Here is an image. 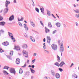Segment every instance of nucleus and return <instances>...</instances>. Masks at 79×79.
Listing matches in <instances>:
<instances>
[{
  "label": "nucleus",
  "mask_w": 79,
  "mask_h": 79,
  "mask_svg": "<svg viewBox=\"0 0 79 79\" xmlns=\"http://www.w3.org/2000/svg\"><path fill=\"white\" fill-rule=\"evenodd\" d=\"M10 3V1H8L7 0L5 2V6L6 8H5L4 10L5 11L4 12V13H7L8 11V6Z\"/></svg>",
  "instance_id": "f257e3e1"
},
{
  "label": "nucleus",
  "mask_w": 79,
  "mask_h": 79,
  "mask_svg": "<svg viewBox=\"0 0 79 79\" xmlns=\"http://www.w3.org/2000/svg\"><path fill=\"white\" fill-rule=\"evenodd\" d=\"M10 73H13L14 75L16 74V70H15V69L13 68H10Z\"/></svg>",
  "instance_id": "f03ea898"
},
{
  "label": "nucleus",
  "mask_w": 79,
  "mask_h": 79,
  "mask_svg": "<svg viewBox=\"0 0 79 79\" xmlns=\"http://www.w3.org/2000/svg\"><path fill=\"white\" fill-rule=\"evenodd\" d=\"M51 47H52V48L53 50H57V48H58V46L57 45L55 44H52L51 45Z\"/></svg>",
  "instance_id": "7ed1b4c3"
},
{
  "label": "nucleus",
  "mask_w": 79,
  "mask_h": 79,
  "mask_svg": "<svg viewBox=\"0 0 79 79\" xmlns=\"http://www.w3.org/2000/svg\"><path fill=\"white\" fill-rule=\"evenodd\" d=\"M8 34L10 37H11L12 40H13L14 39V40L13 41V42H16V40H15V38L13 37V36H12V35H13V34H12V33L10 32H8Z\"/></svg>",
  "instance_id": "20e7f679"
},
{
  "label": "nucleus",
  "mask_w": 79,
  "mask_h": 79,
  "mask_svg": "<svg viewBox=\"0 0 79 79\" xmlns=\"http://www.w3.org/2000/svg\"><path fill=\"white\" fill-rule=\"evenodd\" d=\"M60 44H61V46L60 47V49L59 52H63L64 51V48H63V44L62 43H61Z\"/></svg>",
  "instance_id": "39448f33"
},
{
  "label": "nucleus",
  "mask_w": 79,
  "mask_h": 79,
  "mask_svg": "<svg viewBox=\"0 0 79 79\" xmlns=\"http://www.w3.org/2000/svg\"><path fill=\"white\" fill-rule=\"evenodd\" d=\"M47 42L49 45H50V41L51 40V38L50 37L48 36L47 38Z\"/></svg>",
  "instance_id": "423d86ee"
},
{
  "label": "nucleus",
  "mask_w": 79,
  "mask_h": 79,
  "mask_svg": "<svg viewBox=\"0 0 79 79\" xmlns=\"http://www.w3.org/2000/svg\"><path fill=\"white\" fill-rule=\"evenodd\" d=\"M51 73L53 76H55L56 74H55V72L53 70H51Z\"/></svg>",
  "instance_id": "0eeeda50"
},
{
  "label": "nucleus",
  "mask_w": 79,
  "mask_h": 79,
  "mask_svg": "<svg viewBox=\"0 0 79 79\" xmlns=\"http://www.w3.org/2000/svg\"><path fill=\"white\" fill-rule=\"evenodd\" d=\"M14 49V50H16L17 51H18V50H20V48L18 46H15V48Z\"/></svg>",
  "instance_id": "6e6552de"
},
{
  "label": "nucleus",
  "mask_w": 79,
  "mask_h": 79,
  "mask_svg": "<svg viewBox=\"0 0 79 79\" xmlns=\"http://www.w3.org/2000/svg\"><path fill=\"white\" fill-rule=\"evenodd\" d=\"M14 19L15 17H14V15H12L10 17L9 19V21H13V20H14Z\"/></svg>",
  "instance_id": "1a4fd4ad"
},
{
  "label": "nucleus",
  "mask_w": 79,
  "mask_h": 79,
  "mask_svg": "<svg viewBox=\"0 0 79 79\" xmlns=\"http://www.w3.org/2000/svg\"><path fill=\"white\" fill-rule=\"evenodd\" d=\"M2 45L4 46H7L9 45V43L8 41L4 42V43H2Z\"/></svg>",
  "instance_id": "9d476101"
},
{
  "label": "nucleus",
  "mask_w": 79,
  "mask_h": 79,
  "mask_svg": "<svg viewBox=\"0 0 79 79\" xmlns=\"http://www.w3.org/2000/svg\"><path fill=\"white\" fill-rule=\"evenodd\" d=\"M16 63L17 64H19V63H20V59L19 58H17Z\"/></svg>",
  "instance_id": "9b49d317"
},
{
  "label": "nucleus",
  "mask_w": 79,
  "mask_h": 79,
  "mask_svg": "<svg viewBox=\"0 0 79 79\" xmlns=\"http://www.w3.org/2000/svg\"><path fill=\"white\" fill-rule=\"evenodd\" d=\"M55 76L56 79H59L60 77V75L58 73H56Z\"/></svg>",
  "instance_id": "f8f14e48"
},
{
  "label": "nucleus",
  "mask_w": 79,
  "mask_h": 79,
  "mask_svg": "<svg viewBox=\"0 0 79 79\" xmlns=\"http://www.w3.org/2000/svg\"><path fill=\"white\" fill-rule=\"evenodd\" d=\"M65 64V63L64 61H62L60 63V68H62L63 66V65Z\"/></svg>",
  "instance_id": "ddd939ff"
},
{
  "label": "nucleus",
  "mask_w": 79,
  "mask_h": 79,
  "mask_svg": "<svg viewBox=\"0 0 79 79\" xmlns=\"http://www.w3.org/2000/svg\"><path fill=\"white\" fill-rule=\"evenodd\" d=\"M22 48L24 49L27 48L28 47L27 46V45L25 44H23L22 46Z\"/></svg>",
  "instance_id": "4468645a"
},
{
  "label": "nucleus",
  "mask_w": 79,
  "mask_h": 79,
  "mask_svg": "<svg viewBox=\"0 0 79 79\" xmlns=\"http://www.w3.org/2000/svg\"><path fill=\"white\" fill-rule=\"evenodd\" d=\"M28 54V52H26V51L23 50V56H25V55L27 54Z\"/></svg>",
  "instance_id": "2eb2a0df"
},
{
  "label": "nucleus",
  "mask_w": 79,
  "mask_h": 79,
  "mask_svg": "<svg viewBox=\"0 0 79 79\" xmlns=\"http://www.w3.org/2000/svg\"><path fill=\"white\" fill-rule=\"evenodd\" d=\"M6 24V23L5 22H0V26H4Z\"/></svg>",
  "instance_id": "dca6fc26"
},
{
  "label": "nucleus",
  "mask_w": 79,
  "mask_h": 79,
  "mask_svg": "<svg viewBox=\"0 0 79 79\" xmlns=\"http://www.w3.org/2000/svg\"><path fill=\"white\" fill-rule=\"evenodd\" d=\"M40 9L41 11V13H44V8L43 7H40Z\"/></svg>",
  "instance_id": "f3484780"
},
{
  "label": "nucleus",
  "mask_w": 79,
  "mask_h": 79,
  "mask_svg": "<svg viewBox=\"0 0 79 79\" xmlns=\"http://www.w3.org/2000/svg\"><path fill=\"white\" fill-rule=\"evenodd\" d=\"M24 27L26 31H28V27L26 24H24Z\"/></svg>",
  "instance_id": "a211bd4d"
},
{
  "label": "nucleus",
  "mask_w": 79,
  "mask_h": 79,
  "mask_svg": "<svg viewBox=\"0 0 79 79\" xmlns=\"http://www.w3.org/2000/svg\"><path fill=\"white\" fill-rule=\"evenodd\" d=\"M76 76H77V75L75 73L73 74L72 76V78L73 79H75V78H77V77Z\"/></svg>",
  "instance_id": "6ab92c4d"
},
{
  "label": "nucleus",
  "mask_w": 79,
  "mask_h": 79,
  "mask_svg": "<svg viewBox=\"0 0 79 79\" xmlns=\"http://www.w3.org/2000/svg\"><path fill=\"white\" fill-rule=\"evenodd\" d=\"M56 25L58 27H60V26H61V23L59 22H57L56 23Z\"/></svg>",
  "instance_id": "aec40b11"
},
{
  "label": "nucleus",
  "mask_w": 79,
  "mask_h": 79,
  "mask_svg": "<svg viewBox=\"0 0 79 79\" xmlns=\"http://www.w3.org/2000/svg\"><path fill=\"white\" fill-rule=\"evenodd\" d=\"M30 23L31 26H33V27H35V24L34 23V22H33L31 21Z\"/></svg>",
  "instance_id": "412c9836"
},
{
  "label": "nucleus",
  "mask_w": 79,
  "mask_h": 79,
  "mask_svg": "<svg viewBox=\"0 0 79 79\" xmlns=\"http://www.w3.org/2000/svg\"><path fill=\"white\" fill-rule=\"evenodd\" d=\"M3 73L4 74V75H8L9 73L5 70H4L3 71Z\"/></svg>",
  "instance_id": "4be33fe9"
},
{
  "label": "nucleus",
  "mask_w": 79,
  "mask_h": 79,
  "mask_svg": "<svg viewBox=\"0 0 79 79\" xmlns=\"http://www.w3.org/2000/svg\"><path fill=\"white\" fill-rule=\"evenodd\" d=\"M6 56H7L8 59H9V60H12V58H11V56H9V55H6Z\"/></svg>",
  "instance_id": "5701e85b"
},
{
  "label": "nucleus",
  "mask_w": 79,
  "mask_h": 79,
  "mask_svg": "<svg viewBox=\"0 0 79 79\" xmlns=\"http://www.w3.org/2000/svg\"><path fill=\"white\" fill-rule=\"evenodd\" d=\"M45 31L46 33H47V31L48 32H50V30H49V29H47V27H45Z\"/></svg>",
  "instance_id": "b1692460"
},
{
  "label": "nucleus",
  "mask_w": 79,
  "mask_h": 79,
  "mask_svg": "<svg viewBox=\"0 0 79 79\" xmlns=\"http://www.w3.org/2000/svg\"><path fill=\"white\" fill-rule=\"evenodd\" d=\"M55 65H56V66H58V67H59L60 66V64H59V63L58 62H56L54 64Z\"/></svg>",
  "instance_id": "393cba45"
},
{
  "label": "nucleus",
  "mask_w": 79,
  "mask_h": 79,
  "mask_svg": "<svg viewBox=\"0 0 79 79\" xmlns=\"http://www.w3.org/2000/svg\"><path fill=\"white\" fill-rule=\"evenodd\" d=\"M30 69L31 73L34 74L35 73V70H34V69H32L30 68Z\"/></svg>",
  "instance_id": "a878e982"
},
{
  "label": "nucleus",
  "mask_w": 79,
  "mask_h": 79,
  "mask_svg": "<svg viewBox=\"0 0 79 79\" xmlns=\"http://www.w3.org/2000/svg\"><path fill=\"white\" fill-rule=\"evenodd\" d=\"M23 73V69L20 68L19 70V74H22Z\"/></svg>",
  "instance_id": "bb28decb"
},
{
  "label": "nucleus",
  "mask_w": 79,
  "mask_h": 79,
  "mask_svg": "<svg viewBox=\"0 0 79 79\" xmlns=\"http://www.w3.org/2000/svg\"><path fill=\"white\" fill-rule=\"evenodd\" d=\"M10 68V67L7 66H5L3 68V69H6L8 70V69Z\"/></svg>",
  "instance_id": "cd10ccee"
},
{
  "label": "nucleus",
  "mask_w": 79,
  "mask_h": 79,
  "mask_svg": "<svg viewBox=\"0 0 79 79\" xmlns=\"http://www.w3.org/2000/svg\"><path fill=\"white\" fill-rule=\"evenodd\" d=\"M48 27H52V25L51 22H49L48 23Z\"/></svg>",
  "instance_id": "c85d7f7f"
},
{
  "label": "nucleus",
  "mask_w": 79,
  "mask_h": 79,
  "mask_svg": "<svg viewBox=\"0 0 79 79\" xmlns=\"http://www.w3.org/2000/svg\"><path fill=\"white\" fill-rule=\"evenodd\" d=\"M57 60L59 62H60V61H61V60H60V57L58 55H57Z\"/></svg>",
  "instance_id": "c756f323"
},
{
  "label": "nucleus",
  "mask_w": 79,
  "mask_h": 79,
  "mask_svg": "<svg viewBox=\"0 0 79 79\" xmlns=\"http://www.w3.org/2000/svg\"><path fill=\"white\" fill-rule=\"evenodd\" d=\"M74 11L76 13H79V10L77 9L76 10H74Z\"/></svg>",
  "instance_id": "7c9ffc66"
},
{
  "label": "nucleus",
  "mask_w": 79,
  "mask_h": 79,
  "mask_svg": "<svg viewBox=\"0 0 79 79\" xmlns=\"http://www.w3.org/2000/svg\"><path fill=\"white\" fill-rule=\"evenodd\" d=\"M35 10L36 11H37V13H39V9L38 8H35Z\"/></svg>",
  "instance_id": "2f4dec72"
},
{
  "label": "nucleus",
  "mask_w": 79,
  "mask_h": 79,
  "mask_svg": "<svg viewBox=\"0 0 79 79\" xmlns=\"http://www.w3.org/2000/svg\"><path fill=\"white\" fill-rule=\"evenodd\" d=\"M47 11L48 12L47 13V14H48V16H50V12L48 10H47Z\"/></svg>",
  "instance_id": "473e14b6"
},
{
  "label": "nucleus",
  "mask_w": 79,
  "mask_h": 79,
  "mask_svg": "<svg viewBox=\"0 0 79 79\" xmlns=\"http://www.w3.org/2000/svg\"><path fill=\"white\" fill-rule=\"evenodd\" d=\"M10 55H11V56H12V55H13V51H11L10 53Z\"/></svg>",
  "instance_id": "72a5a7b5"
},
{
  "label": "nucleus",
  "mask_w": 79,
  "mask_h": 79,
  "mask_svg": "<svg viewBox=\"0 0 79 79\" xmlns=\"http://www.w3.org/2000/svg\"><path fill=\"white\" fill-rule=\"evenodd\" d=\"M26 74L27 76H29V74H30V72L29 71L27 72Z\"/></svg>",
  "instance_id": "f704fd0d"
},
{
  "label": "nucleus",
  "mask_w": 79,
  "mask_h": 79,
  "mask_svg": "<svg viewBox=\"0 0 79 79\" xmlns=\"http://www.w3.org/2000/svg\"><path fill=\"white\" fill-rule=\"evenodd\" d=\"M40 24H41V25L43 27H44V24H43V23H42V22L40 21Z\"/></svg>",
  "instance_id": "c9c22d12"
},
{
  "label": "nucleus",
  "mask_w": 79,
  "mask_h": 79,
  "mask_svg": "<svg viewBox=\"0 0 79 79\" xmlns=\"http://www.w3.org/2000/svg\"><path fill=\"white\" fill-rule=\"evenodd\" d=\"M25 56H23L25 58H28L29 56V55L28 54H27L26 55H25Z\"/></svg>",
  "instance_id": "e433bc0d"
},
{
  "label": "nucleus",
  "mask_w": 79,
  "mask_h": 79,
  "mask_svg": "<svg viewBox=\"0 0 79 79\" xmlns=\"http://www.w3.org/2000/svg\"><path fill=\"white\" fill-rule=\"evenodd\" d=\"M75 17H77V18L79 19V14H78V15H77V14L75 15Z\"/></svg>",
  "instance_id": "4c0bfd02"
},
{
  "label": "nucleus",
  "mask_w": 79,
  "mask_h": 79,
  "mask_svg": "<svg viewBox=\"0 0 79 79\" xmlns=\"http://www.w3.org/2000/svg\"><path fill=\"white\" fill-rule=\"evenodd\" d=\"M0 53H2V52H4V51L2 50V49L1 48H0Z\"/></svg>",
  "instance_id": "58836bf2"
},
{
  "label": "nucleus",
  "mask_w": 79,
  "mask_h": 79,
  "mask_svg": "<svg viewBox=\"0 0 79 79\" xmlns=\"http://www.w3.org/2000/svg\"><path fill=\"white\" fill-rule=\"evenodd\" d=\"M35 59L33 60H32L31 61V63L32 64H33L35 63Z\"/></svg>",
  "instance_id": "ea45409f"
},
{
  "label": "nucleus",
  "mask_w": 79,
  "mask_h": 79,
  "mask_svg": "<svg viewBox=\"0 0 79 79\" xmlns=\"http://www.w3.org/2000/svg\"><path fill=\"white\" fill-rule=\"evenodd\" d=\"M24 36L26 38H28V36H27V34H26V33L24 34Z\"/></svg>",
  "instance_id": "a19ab883"
},
{
  "label": "nucleus",
  "mask_w": 79,
  "mask_h": 79,
  "mask_svg": "<svg viewBox=\"0 0 79 79\" xmlns=\"http://www.w3.org/2000/svg\"><path fill=\"white\" fill-rule=\"evenodd\" d=\"M19 24L20 27H22V26H23V24H22V23H21V22H19Z\"/></svg>",
  "instance_id": "79ce46f5"
},
{
  "label": "nucleus",
  "mask_w": 79,
  "mask_h": 79,
  "mask_svg": "<svg viewBox=\"0 0 79 79\" xmlns=\"http://www.w3.org/2000/svg\"><path fill=\"white\" fill-rule=\"evenodd\" d=\"M56 30H55L54 31H53L52 32V34H55L56 32Z\"/></svg>",
  "instance_id": "37998d69"
},
{
  "label": "nucleus",
  "mask_w": 79,
  "mask_h": 79,
  "mask_svg": "<svg viewBox=\"0 0 79 79\" xmlns=\"http://www.w3.org/2000/svg\"><path fill=\"white\" fill-rule=\"evenodd\" d=\"M59 71H60V72H62V71H63V70L62 69L60 68H59Z\"/></svg>",
  "instance_id": "c03bdc74"
},
{
  "label": "nucleus",
  "mask_w": 79,
  "mask_h": 79,
  "mask_svg": "<svg viewBox=\"0 0 79 79\" xmlns=\"http://www.w3.org/2000/svg\"><path fill=\"white\" fill-rule=\"evenodd\" d=\"M22 68H25V67H26V64L25 63V64L23 66H22Z\"/></svg>",
  "instance_id": "a18cd8bd"
},
{
  "label": "nucleus",
  "mask_w": 79,
  "mask_h": 79,
  "mask_svg": "<svg viewBox=\"0 0 79 79\" xmlns=\"http://www.w3.org/2000/svg\"><path fill=\"white\" fill-rule=\"evenodd\" d=\"M3 17L2 16H0V21H2V20H3Z\"/></svg>",
  "instance_id": "49530a36"
},
{
  "label": "nucleus",
  "mask_w": 79,
  "mask_h": 79,
  "mask_svg": "<svg viewBox=\"0 0 79 79\" xmlns=\"http://www.w3.org/2000/svg\"><path fill=\"white\" fill-rule=\"evenodd\" d=\"M0 32H2V33H3V32H4V31H3V30H1L0 31Z\"/></svg>",
  "instance_id": "de8ad7c7"
},
{
  "label": "nucleus",
  "mask_w": 79,
  "mask_h": 79,
  "mask_svg": "<svg viewBox=\"0 0 79 79\" xmlns=\"http://www.w3.org/2000/svg\"><path fill=\"white\" fill-rule=\"evenodd\" d=\"M75 24H76V26H78V23H77V22H75Z\"/></svg>",
  "instance_id": "09e8293b"
},
{
  "label": "nucleus",
  "mask_w": 79,
  "mask_h": 79,
  "mask_svg": "<svg viewBox=\"0 0 79 79\" xmlns=\"http://www.w3.org/2000/svg\"><path fill=\"white\" fill-rule=\"evenodd\" d=\"M31 40L32 42H35V40H34V39L33 40V39H32Z\"/></svg>",
  "instance_id": "8fccbe9b"
},
{
  "label": "nucleus",
  "mask_w": 79,
  "mask_h": 79,
  "mask_svg": "<svg viewBox=\"0 0 79 79\" xmlns=\"http://www.w3.org/2000/svg\"><path fill=\"white\" fill-rule=\"evenodd\" d=\"M37 55V53H34V55H33L34 56H35Z\"/></svg>",
  "instance_id": "3c124183"
},
{
  "label": "nucleus",
  "mask_w": 79,
  "mask_h": 79,
  "mask_svg": "<svg viewBox=\"0 0 79 79\" xmlns=\"http://www.w3.org/2000/svg\"><path fill=\"white\" fill-rule=\"evenodd\" d=\"M18 21H23V20H22V19H19V18H18Z\"/></svg>",
  "instance_id": "603ef678"
},
{
  "label": "nucleus",
  "mask_w": 79,
  "mask_h": 79,
  "mask_svg": "<svg viewBox=\"0 0 79 79\" xmlns=\"http://www.w3.org/2000/svg\"><path fill=\"white\" fill-rule=\"evenodd\" d=\"M52 16L54 18H55V19H56V17H55V15H54L53 14H52Z\"/></svg>",
  "instance_id": "864d4df0"
},
{
  "label": "nucleus",
  "mask_w": 79,
  "mask_h": 79,
  "mask_svg": "<svg viewBox=\"0 0 79 79\" xmlns=\"http://www.w3.org/2000/svg\"><path fill=\"white\" fill-rule=\"evenodd\" d=\"M34 67H35V66H34V65H32L31 66V68H34Z\"/></svg>",
  "instance_id": "5fc2aeb1"
},
{
  "label": "nucleus",
  "mask_w": 79,
  "mask_h": 79,
  "mask_svg": "<svg viewBox=\"0 0 79 79\" xmlns=\"http://www.w3.org/2000/svg\"><path fill=\"white\" fill-rule=\"evenodd\" d=\"M74 65L73 63H72V64L71 65V66H70V68H71L72 67V66H73Z\"/></svg>",
  "instance_id": "6e6d98bb"
},
{
  "label": "nucleus",
  "mask_w": 79,
  "mask_h": 79,
  "mask_svg": "<svg viewBox=\"0 0 79 79\" xmlns=\"http://www.w3.org/2000/svg\"><path fill=\"white\" fill-rule=\"evenodd\" d=\"M30 39H31V40L32 39V36H30Z\"/></svg>",
  "instance_id": "4d7b16f0"
},
{
  "label": "nucleus",
  "mask_w": 79,
  "mask_h": 79,
  "mask_svg": "<svg viewBox=\"0 0 79 79\" xmlns=\"http://www.w3.org/2000/svg\"><path fill=\"white\" fill-rule=\"evenodd\" d=\"M45 40H46L45 38H44L43 39L44 42H45Z\"/></svg>",
  "instance_id": "13d9d810"
},
{
  "label": "nucleus",
  "mask_w": 79,
  "mask_h": 79,
  "mask_svg": "<svg viewBox=\"0 0 79 79\" xmlns=\"http://www.w3.org/2000/svg\"><path fill=\"white\" fill-rule=\"evenodd\" d=\"M14 3H16V0H14Z\"/></svg>",
  "instance_id": "bf43d9fd"
},
{
  "label": "nucleus",
  "mask_w": 79,
  "mask_h": 79,
  "mask_svg": "<svg viewBox=\"0 0 79 79\" xmlns=\"http://www.w3.org/2000/svg\"><path fill=\"white\" fill-rule=\"evenodd\" d=\"M45 46H44L43 47V48H44V49H46V48L45 47Z\"/></svg>",
  "instance_id": "052dcab7"
},
{
  "label": "nucleus",
  "mask_w": 79,
  "mask_h": 79,
  "mask_svg": "<svg viewBox=\"0 0 79 79\" xmlns=\"http://www.w3.org/2000/svg\"><path fill=\"white\" fill-rule=\"evenodd\" d=\"M33 78H34V77H33V76H31V79H33Z\"/></svg>",
  "instance_id": "680f3d73"
},
{
  "label": "nucleus",
  "mask_w": 79,
  "mask_h": 79,
  "mask_svg": "<svg viewBox=\"0 0 79 79\" xmlns=\"http://www.w3.org/2000/svg\"><path fill=\"white\" fill-rule=\"evenodd\" d=\"M73 6L74 7H76V6L75 4H73Z\"/></svg>",
  "instance_id": "e2e57ef3"
},
{
  "label": "nucleus",
  "mask_w": 79,
  "mask_h": 79,
  "mask_svg": "<svg viewBox=\"0 0 79 79\" xmlns=\"http://www.w3.org/2000/svg\"><path fill=\"white\" fill-rule=\"evenodd\" d=\"M28 67L29 68H31V65H29V66H28Z\"/></svg>",
  "instance_id": "0e129e2a"
},
{
  "label": "nucleus",
  "mask_w": 79,
  "mask_h": 79,
  "mask_svg": "<svg viewBox=\"0 0 79 79\" xmlns=\"http://www.w3.org/2000/svg\"><path fill=\"white\" fill-rule=\"evenodd\" d=\"M21 19H22V20H23V19H24V18L23 17H22Z\"/></svg>",
  "instance_id": "69168bd1"
},
{
  "label": "nucleus",
  "mask_w": 79,
  "mask_h": 79,
  "mask_svg": "<svg viewBox=\"0 0 79 79\" xmlns=\"http://www.w3.org/2000/svg\"><path fill=\"white\" fill-rule=\"evenodd\" d=\"M60 40H58V43L59 44H60Z\"/></svg>",
  "instance_id": "338daca9"
},
{
  "label": "nucleus",
  "mask_w": 79,
  "mask_h": 79,
  "mask_svg": "<svg viewBox=\"0 0 79 79\" xmlns=\"http://www.w3.org/2000/svg\"><path fill=\"white\" fill-rule=\"evenodd\" d=\"M43 45H44V46H46V45H45V43H44Z\"/></svg>",
  "instance_id": "774afa93"
}]
</instances>
